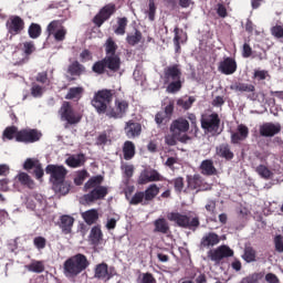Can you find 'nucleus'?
<instances>
[{
	"instance_id": "f257e3e1",
	"label": "nucleus",
	"mask_w": 283,
	"mask_h": 283,
	"mask_svg": "<svg viewBox=\"0 0 283 283\" xmlns=\"http://www.w3.org/2000/svg\"><path fill=\"white\" fill-rule=\"evenodd\" d=\"M161 80L164 81V84L167 85V93L177 94L181 91L184 85L181 66L179 64H174L165 67Z\"/></svg>"
},
{
	"instance_id": "f03ea898",
	"label": "nucleus",
	"mask_w": 283,
	"mask_h": 283,
	"mask_svg": "<svg viewBox=\"0 0 283 283\" xmlns=\"http://www.w3.org/2000/svg\"><path fill=\"white\" fill-rule=\"evenodd\" d=\"M45 172L51 176L50 181L53 184V190L56 193L65 196L71 189V185L65 181L67 170L63 166L49 165L45 168Z\"/></svg>"
},
{
	"instance_id": "7ed1b4c3",
	"label": "nucleus",
	"mask_w": 283,
	"mask_h": 283,
	"mask_svg": "<svg viewBox=\"0 0 283 283\" xmlns=\"http://www.w3.org/2000/svg\"><path fill=\"white\" fill-rule=\"evenodd\" d=\"M104 177L102 175L92 177L85 185L84 191L87 195L84 196L86 202H95L97 200H103L108 195V188L102 186Z\"/></svg>"
},
{
	"instance_id": "20e7f679",
	"label": "nucleus",
	"mask_w": 283,
	"mask_h": 283,
	"mask_svg": "<svg viewBox=\"0 0 283 283\" xmlns=\"http://www.w3.org/2000/svg\"><path fill=\"white\" fill-rule=\"evenodd\" d=\"M90 265L87 258L77 253L69 258L63 264V271L66 277H76L83 271H85Z\"/></svg>"
},
{
	"instance_id": "39448f33",
	"label": "nucleus",
	"mask_w": 283,
	"mask_h": 283,
	"mask_svg": "<svg viewBox=\"0 0 283 283\" xmlns=\"http://www.w3.org/2000/svg\"><path fill=\"white\" fill-rule=\"evenodd\" d=\"M115 94L116 92L114 90H101L94 94L91 104L97 114L107 115L109 105L112 104Z\"/></svg>"
},
{
	"instance_id": "423d86ee",
	"label": "nucleus",
	"mask_w": 283,
	"mask_h": 283,
	"mask_svg": "<svg viewBox=\"0 0 283 283\" xmlns=\"http://www.w3.org/2000/svg\"><path fill=\"white\" fill-rule=\"evenodd\" d=\"M200 122L206 133L212 136H219L222 133V130H220L221 119L217 113L202 114Z\"/></svg>"
},
{
	"instance_id": "0eeeda50",
	"label": "nucleus",
	"mask_w": 283,
	"mask_h": 283,
	"mask_svg": "<svg viewBox=\"0 0 283 283\" xmlns=\"http://www.w3.org/2000/svg\"><path fill=\"white\" fill-rule=\"evenodd\" d=\"M167 218L169 221L175 222L178 227L185 229L196 230L200 226L198 217L190 220V217L179 212H170L168 213Z\"/></svg>"
},
{
	"instance_id": "6e6552de",
	"label": "nucleus",
	"mask_w": 283,
	"mask_h": 283,
	"mask_svg": "<svg viewBox=\"0 0 283 283\" xmlns=\"http://www.w3.org/2000/svg\"><path fill=\"white\" fill-rule=\"evenodd\" d=\"M59 114L61 119L66 122L65 128H67V125H76L82 120V115L73 109L70 102H63Z\"/></svg>"
},
{
	"instance_id": "1a4fd4ad",
	"label": "nucleus",
	"mask_w": 283,
	"mask_h": 283,
	"mask_svg": "<svg viewBox=\"0 0 283 283\" xmlns=\"http://www.w3.org/2000/svg\"><path fill=\"white\" fill-rule=\"evenodd\" d=\"M42 138V133L38 129L24 128L19 130L17 142L23 144H34Z\"/></svg>"
},
{
	"instance_id": "9d476101",
	"label": "nucleus",
	"mask_w": 283,
	"mask_h": 283,
	"mask_svg": "<svg viewBox=\"0 0 283 283\" xmlns=\"http://www.w3.org/2000/svg\"><path fill=\"white\" fill-rule=\"evenodd\" d=\"M6 28L11 36H15L24 31L25 22L19 15H11L6 23Z\"/></svg>"
},
{
	"instance_id": "9b49d317",
	"label": "nucleus",
	"mask_w": 283,
	"mask_h": 283,
	"mask_svg": "<svg viewBox=\"0 0 283 283\" xmlns=\"http://www.w3.org/2000/svg\"><path fill=\"white\" fill-rule=\"evenodd\" d=\"M116 274V269L114 266L108 268L105 262L97 264L94 270V277L103 282L109 281Z\"/></svg>"
},
{
	"instance_id": "f8f14e48",
	"label": "nucleus",
	"mask_w": 283,
	"mask_h": 283,
	"mask_svg": "<svg viewBox=\"0 0 283 283\" xmlns=\"http://www.w3.org/2000/svg\"><path fill=\"white\" fill-rule=\"evenodd\" d=\"M128 108L129 103L127 101L116 99L115 106L108 108L106 116L114 119H120L127 114Z\"/></svg>"
},
{
	"instance_id": "ddd939ff",
	"label": "nucleus",
	"mask_w": 283,
	"mask_h": 283,
	"mask_svg": "<svg viewBox=\"0 0 283 283\" xmlns=\"http://www.w3.org/2000/svg\"><path fill=\"white\" fill-rule=\"evenodd\" d=\"M116 12V6L114 3L106 4L99 10V12L94 17L93 23L101 28L106 21L111 19Z\"/></svg>"
},
{
	"instance_id": "4468645a",
	"label": "nucleus",
	"mask_w": 283,
	"mask_h": 283,
	"mask_svg": "<svg viewBox=\"0 0 283 283\" xmlns=\"http://www.w3.org/2000/svg\"><path fill=\"white\" fill-rule=\"evenodd\" d=\"M49 36L54 35L56 42H63L66 39L67 31L61 25L60 21H52L46 29Z\"/></svg>"
},
{
	"instance_id": "2eb2a0df",
	"label": "nucleus",
	"mask_w": 283,
	"mask_h": 283,
	"mask_svg": "<svg viewBox=\"0 0 283 283\" xmlns=\"http://www.w3.org/2000/svg\"><path fill=\"white\" fill-rule=\"evenodd\" d=\"M233 250H231L229 247L221 245L218 249L210 250L208 252V258L211 261L219 263L222 259L233 256Z\"/></svg>"
},
{
	"instance_id": "dca6fc26",
	"label": "nucleus",
	"mask_w": 283,
	"mask_h": 283,
	"mask_svg": "<svg viewBox=\"0 0 283 283\" xmlns=\"http://www.w3.org/2000/svg\"><path fill=\"white\" fill-rule=\"evenodd\" d=\"M282 127L280 124L265 123L259 127V134L263 137H274L281 133Z\"/></svg>"
},
{
	"instance_id": "f3484780",
	"label": "nucleus",
	"mask_w": 283,
	"mask_h": 283,
	"mask_svg": "<svg viewBox=\"0 0 283 283\" xmlns=\"http://www.w3.org/2000/svg\"><path fill=\"white\" fill-rule=\"evenodd\" d=\"M187 189L188 190H205V179L200 175L187 176Z\"/></svg>"
},
{
	"instance_id": "a211bd4d",
	"label": "nucleus",
	"mask_w": 283,
	"mask_h": 283,
	"mask_svg": "<svg viewBox=\"0 0 283 283\" xmlns=\"http://www.w3.org/2000/svg\"><path fill=\"white\" fill-rule=\"evenodd\" d=\"M104 61L108 71L117 73L120 70L122 60L119 55H106Z\"/></svg>"
},
{
	"instance_id": "6ab92c4d",
	"label": "nucleus",
	"mask_w": 283,
	"mask_h": 283,
	"mask_svg": "<svg viewBox=\"0 0 283 283\" xmlns=\"http://www.w3.org/2000/svg\"><path fill=\"white\" fill-rule=\"evenodd\" d=\"M124 130L128 138H136L142 134V125L134 120H129L126 123Z\"/></svg>"
},
{
	"instance_id": "aec40b11",
	"label": "nucleus",
	"mask_w": 283,
	"mask_h": 283,
	"mask_svg": "<svg viewBox=\"0 0 283 283\" xmlns=\"http://www.w3.org/2000/svg\"><path fill=\"white\" fill-rule=\"evenodd\" d=\"M170 130L176 135H185L189 130V122L185 118H179L172 123Z\"/></svg>"
},
{
	"instance_id": "412c9836",
	"label": "nucleus",
	"mask_w": 283,
	"mask_h": 283,
	"mask_svg": "<svg viewBox=\"0 0 283 283\" xmlns=\"http://www.w3.org/2000/svg\"><path fill=\"white\" fill-rule=\"evenodd\" d=\"M238 65L237 62L227 57L223 62L220 63L219 71H221L226 75H232L237 72Z\"/></svg>"
},
{
	"instance_id": "4be33fe9",
	"label": "nucleus",
	"mask_w": 283,
	"mask_h": 283,
	"mask_svg": "<svg viewBox=\"0 0 283 283\" xmlns=\"http://www.w3.org/2000/svg\"><path fill=\"white\" fill-rule=\"evenodd\" d=\"M250 130L249 128L241 124L238 126V132L231 135V143L239 144L240 142L245 140L249 137Z\"/></svg>"
},
{
	"instance_id": "5701e85b",
	"label": "nucleus",
	"mask_w": 283,
	"mask_h": 283,
	"mask_svg": "<svg viewBox=\"0 0 283 283\" xmlns=\"http://www.w3.org/2000/svg\"><path fill=\"white\" fill-rule=\"evenodd\" d=\"M220 243V237L214 232H209L203 235L201 239V248H213Z\"/></svg>"
},
{
	"instance_id": "b1692460",
	"label": "nucleus",
	"mask_w": 283,
	"mask_h": 283,
	"mask_svg": "<svg viewBox=\"0 0 283 283\" xmlns=\"http://www.w3.org/2000/svg\"><path fill=\"white\" fill-rule=\"evenodd\" d=\"M74 221L75 219L67 214H64L60 218L59 227L64 234H70L72 232Z\"/></svg>"
},
{
	"instance_id": "393cba45",
	"label": "nucleus",
	"mask_w": 283,
	"mask_h": 283,
	"mask_svg": "<svg viewBox=\"0 0 283 283\" xmlns=\"http://www.w3.org/2000/svg\"><path fill=\"white\" fill-rule=\"evenodd\" d=\"M177 140H179L180 143L186 144L188 140H190V137L187 134L184 135H176V133H172V135H168L165 138V142L168 146H176L177 145Z\"/></svg>"
},
{
	"instance_id": "a878e982",
	"label": "nucleus",
	"mask_w": 283,
	"mask_h": 283,
	"mask_svg": "<svg viewBox=\"0 0 283 283\" xmlns=\"http://www.w3.org/2000/svg\"><path fill=\"white\" fill-rule=\"evenodd\" d=\"M123 155L125 160H132L136 155V146L133 142L127 140L123 145Z\"/></svg>"
},
{
	"instance_id": "bb28decb",
	"label": "nucleus",
	"mask_w": 283,
	"mask_h": 283,
	"mask_svg": "<svg viewBox=\"0 0 283 283\" xmlns=\"http://www.w3.org/2000/svg\"><path fill=\"white\" fill-rule=\"evenodd\" d=\"M86 163V157L84 154H78L77 156H71L66 159V165L71 168H78L84 166Z\"/></svg>"
},
{
	"instance_id": "cd10ccee",
	"label": "nucleus",
	"mask_w": 283,
	"mask_h": 283,
	"mask_svg": "<svg viewBox=\"0 0 283 283\" xmlns=\"http://www.w3.org/2000/svg\"><path fill=\"white\" fill-rule=\"evenodd\" d=\"M67 73L71 76H77L80 77L81 75L86 73V67L82 65L80 62L74 61L67 69Z\"/></svg>"
},
{
	"instance_id": "c85d7f7f",
	"label": "nucleus",
	"mask_w": 283,
	"mask_h": 283,
	"mask_svg": "<svg viewBox=\"0 0 283 283\" xmlns=\"http://www.w3.org/2000/svg\"><path fill=\"white\" fill-rule=\"evenodd\" d=\"M154 226H155V229H154L155 233L167 234L170 231L169 223L165 218L157 219L154 222Z\"/></svg>"
},
{
	"instance_id": "c756f323",
	"label": "nucleus",
	"mask_w": 283,
	"mask_h": 283,
	"mask_svg": "<svg viewBox=\"0 0 283 283\" xmlns=\"http://www.w3.org/2000/svg\"><path fill=\"white\" fill-rule=\"evenodd\" d=\"M159 192H160V188L156 184L150 185L144 191L145 203L148 205L150 201H153L159 195Z\"/></svg>"
},
{
	"instance_id": "7c9ffc66",
	"label": "nucleus",
	"mask_w": 283,
	"mask_h": 283,
	"mask_svg": "<svg viewBox=\"0 0 283 283\" xmlns=\"http://www.w3.org/2000/svg\"><path fill=\"white\" fill-rule=\"evenodd\" d=\"M217 155L227 160H232L234 158V154L231 151V147L228 144H222L217 147Z\"/></svg>"
},
{
	"instance_id": "2f4dec72",
	"label": "nucleus",
	"mask_w": 283,
	"mask_h": 283,
	"mask_svg": "<svg viewBox=\"0 0 283 283\" xmlns=\"http://www.w3.org/2000/svg\"><path fill=\"white\" fill-rule=\"evenodd\" d=\"M200 170L205 176H213L217 174V169L211 159L203 160L201 163Z\"/></svg>"
},
{
	"instance_id": "473e14b6",
	"label": "nucleus",
	"mask_w": 283,
	"mask_h": 283,
	"mask_svg": "<svg viewBox=\"0 0 283 283\" xmlns=\"http://www.w3.org/2000/svg\"><path fill=\"white\" fill-rule=\"evenodd\" d=\"M84 93L83 87H71L65 96V99L78 102Z\"/></svg>"
},
{
	"instance_id": "72a5a7b5",
	"label": "nucleus",
	"mask_w": 283,
	"mask_h": 283,
	"mask_svg": "<svg viewBox=\"0 0 283 283\" xmlns=\"http://www.w3.org/2000/svg\"><path fill=\"white\" fill-rule=\"evenodd\" d=\"M102 240H103V232L101 230V226H95L91 230L90 241L92 242V244L98 245Z\"/></svg>"
},
{
	"instance_id": "f704fd0d",
	"label": "nucleus",
	"mask_w": 283,
	"mask_h": 283,
	"mask_svg": "<svg viewBox=\"0 0 283 283\" xmlns=\"http://www.w3.org/2000/svg\"><path fill=\"white\" fill-rule=\"evenodd\" d=\"M15 179L22 185L28 187L29 189H34L35 187V182L33 181V179L25 172H20L18 174V176L15 177Z\"/></svg>"
},
{
	"instance_id": "c9c22d12",
	"label": "nucleus",
	"mask_w": 283,
	"mask_h": 283,
	"mask_svg": "<svg viewBox=\"0 0 283 283\" xmlns=\"http://www.w3.org/2000/svg\"><path fill=\"white\" fill-rule=\"evenodd\" d=\"M143 39H144L143 33L139 30L136 29L134 33L127 34L126 42L130 46H135V45L142 43Z\"/></svg>"
},
{
	"instance_id": "e433bc0d",
	"label": "nucleus",
	"mask_w": 283,
	"mask_h": 283,
	"mask_svg": "<svg viewBox=\"0 0 283 283\" xmlns=\"http://www.w3.org/2000/svg\"><path fill=\"white\" fill-rule=\"evenodd\" d=\"M82 217L88 226H92L98 220V212L97 210L92 209L82 213Z\"/></svg>"
},
{
	"instance_id": "4c0bfd02",
	"label": "nucleus",
	"mask_w": 283,
	"mask_h": 283,
	"mask_svg": "<svg viewBox=\"0 0 283 283\" xmlns=\"http://www.w3.org/2000/svg\"><path fill=\"white\" fill-rule=\"evenodd\" d=\"M20 130H18V127L15 126H9L3 130L2 134V139L3 142L6 140H12L13 138H15L17 142V135Z\"/></svg>"
},
{
	"instance_id": "58836bf2",
	"label": "nucleus",
	"mask_w": 283,
	"mask_h": 283,
	"mask_svg": "<svg viewBox=\"0 0 283 283\" xmlns=\"http://www.w3.org/2000/svg\"><path fill=\"white\" fill-rule=\"evenodd\" d=\"M28 34L30 39L36 40L41 36L42 34V28L38 23H31L29 29H28Z\"/></svg>"
},
{
	"instance_id": "ea45409f",
	"label": "nucleus",
	"mask_w": 283,
	"mask_h": 283,
	"mask_svg": "<svg viewBox=\"0 0 283 283\" xmlns=\"http://www.w3.org/2000/svg\"><path fill=\"white\" fill-rule=\"evenodd\" d=\"M104 46H105L106 56L118 55L116 54L118 50V45L115 43V41L112 38L107 39Z\"/></svg>"
},
{
	"instance_id": "a19ab883",
	"label": "nucleus",
	"mask_w": 283,
	"mask_h": 283,
	"mask_svg": "<svg viewBox=\"0 0 283 283\" xmlns=\"http://www.w3.org/2000/svg\"><path fill=\"white\" fill-rule=\"evenodd\" d=\"M107 65L105 59L97 61L93 64L92 71L97 75H103L107 72Z\"/></svg>"
},
{
	"instance_id": "79ce46f5",
	"label": "nucleus",
	"mask_w": 283,
	"mask_h": 283,
	"mask_svg": "<svg viewBox=\"0 0 283 283\" xmlns=\"http://www.w3.org/2000/svg\"><path fill=\"white\" fill-rule=\"evenodd\" d=\"M231 90H233L235 92L253 93V92H255V86L252 84L237 83L231 86Z\"/></svg>"
},
{
	"instance_id": "37998d69",
	"label": "nucleus",
	"mask_w": 283,
	"mask_h": 283,
	"mask_svg": "<svg viewBox=\"0 0 283 283\" xmlns=\"http://www.w3.org/2000/svg\"><path fill=\"white\" fill-rule=\"evenodd\" d=\"M127 24H128L127 18H118L117 28L114 30L115 34L124 35L126 33Z\"/></svg>"
},
{
	"instance_id": "c03bdc74",
	"label": "nucleus",
	"mask_w": 283,
	"mask_h": 283,
	"mask_svg": "<svg viewBox=\"0 0 283 283\" xmlns=\"http://www.w3.org/2000/svg\"><path fill=\"white\" fill-rule=\"evenodd\" d=\"M243 260L248 263L256 261V251L252 247H247L244 249V254L242 255Z\"/></svg>"
},
{
	"instance_id": "a18cd8bd",
	"label": "nucleus",
	"mask_w": 283,
	"mask_h": 283,
	"mask_svg": "<svg viewBox=\"0 0 283 283\" xmlns=\"http://www.w3.org/2000/svg\"><path fill=\"white\" fill-rule=\"evenodd\" d=\"M129 203L132 206L143 205L146 206L148 202H145V193L144 191H137L133 198L130 199Z\"/></svg>"
},
{
	"instance_id": "49530a36",
	"label": "nucleus",
	"mask_w": 283,
	"mask_h": 283,
	"mask_svg": "<svg viewBox=\"0 0 283 283\" xmlns=\"http://www.w3.org/2000/svg\"><path fill=\"white\" fill-rule=\"evenodd\" d=\"M35 51L34 43L32 41L24 42L22 46V52L24 54V60L28 62L30 59V55Z\"/></svg>"
},
{
	"instance_id": "de8ad7c7",
	"label": "nucleus",
	"mask_w": 283,
	"mask_h": 283,
	"mask_svg": "<svg viewBox=\"0 0 283 283\" xmlns=\"http://www.w3.org/2000/svg\"><path fill=\"white\" fill-rule=\"evenodd\" d=\"M27 269L30 272H34V273H42L45 270L42 261H34L31 264L27 265Z\"/></svg>"
},
{
	"instance_id": "09e8293b",
	"label": "nucleus",
	"mask_w": 283,
	"mask_h": 283,
	"mask_svg": "<svg viewBox=\"0 0 283 283\" xmlns=\"http://www.w3.org/2000/svg\"><path fill=\"white\" fill-rule=\"evenodd\" d=\"M195 102H196V98L190 96L188 99H184V98L178 99L177 105L179 107H182L185 111H188L191 108Z\"/></svg>"
},
{
	"instance_id": "8fccbe9b",
	"label": "nucleus",
	"mask_w": 283,
	"mask_h": 283,
	"mask_svg": "<svg viewBox=\"0 0 283 283\" xmlns=\"http://www.w3.org/2000/svg\"><path fill=\"white\" fill-rule=\"evenodd\" d=\"M170 184H174L175 190L177 193H181L184 191L185 188V179L182 177H178L171 181H169Z\"/></svg>"
},
{
	"instance_id": "3c124183",
	"label": "nucleus",
	"mask_w": 283,
	"mask_h": 283,
	"mask_svg": "<svg viewBox=\"0 0 283 283\" xmlns=\"http://www.w3.org/2000/svg\"><path fill=\"white\" fill-rule=\"evenodd\" d=\"M46 243H48V240H46L44 237L39 235V237H35V238L33 239V245H34L39 251L45 249Z\"/></svg>"
},
{
	"instance_id": "603ef678",
	"label": "nucleus",
	"mask_w": 283,
	"mask_h": 283,
	"mask_svg": "<svg viewBox=\"0 0 283 283\" xmlns=\"http://www.w3.org/2000/svg\"><path fill=\"white\" fill-rule=\"evenodd\" d=\"M256 174H259V176H261L263 179H270L272 176L271 170L264 165H260L256 168Z\"/></svg>"
},
{
	"instance_id": "864d4df0",
	"label": "nucleus",
	"mask_w": 283,
	"mask_h": 283,
	"mask_svg": "<svg viewBox=\"0 0 283 283\" xmlns=\"http://www.w3.org/2000/svg\"><path fill=\"white\" fill-rule=\"evenodd\" d=\"M270 34L274 36V39L281 40L283 39V25H274L272 29H270Z\"/></svg>"
},
{
	"instance_id": "5fc2aeb1",
	"label": "nucleus",
	"mask_w": 283,
	"mask_h": 283,
	"mask_svg": "<svg viewBox=\"0 0 283 283\" xmlns=\"http://www.w3.org/2000/svg\"><path fill=\"white\" fill-rule=\"evenodd\" d=\"M44 93V88L40 85H38L36 83H33L32 84V87H31V95L34 97V98H40L42 97Z\"/></svg>"
},
{
	"instance_id": "6e6d98bb",
	"label": "nucleus",
	"mask_w": 283,
	"mask_h": 283,
	"mask_svg": "<svg viewBox=\"0 0 283 283\" xmlns=\"http://www.w3.org/2000/svg\"><path fill=\"white\" fill-rule=\"evenodd\" d=\"M156 4L154 0H149V10L146 12L148 14L149 21L154 22L156 18Z\"/></svg>"
},
{
	"instance_id": "4d7b16f0",
	"label": "nucleus",
	"mask_w": 283,
	"mask_h": 283,
	"mask_svg": "<svg viewBox=\"0 0 283 283\" xmlns=\"http://www.w3.org/2000/svg\"><path fill=\"white\" fill-rule=\"evenodd\" d=\"M150 182L163 181L164 177L155 169L147 171Z\"/></svg>"
},
{
	"instance_id": "13d9d810",
	"label": "nucleus",
	"mask_w": 283,
	"mask_h": 283,
	"mask_svg": "<svg viewBox=\"0 0 283 283\" xmlns=\"http://www.w3.org/2000/svg\"><path fill=\"white\" fill-rule=\"evenodd\" d=\"M268 76H270L268 71L256 70L254 72L253 78L261 82V81H265Z\"/></svg>"
},
{
	"instance_id": "bf43d9fd",
	"label": "nucleus",
	"mask_w": 283,
	"mask_h": 283,
	"mask_svg": "<svg viewBox=\"0 0 283 283\" xmlns=\"http://www.w3.org/2000/svg\"><path fill=\"white\" fill-rule=\"evenodd\" d=\"M88 172L86 170H82L78 172V175L75 177L74 182L76 186L83 185L84 180L88 177Z\"/></svg>"
},
{
	"instance_id": "052dcab7",
	"label": "nucleus",
	"mask_w": 283,
	"mask_h": 283,
	"mask_svg": "<svg viewBox=\"0 0 283 283\" xmlns=\"http://www.w3.org/2000/svg\"><path fill=\"white\" fill-rule=\"evenodd\" d=\"M274 249L276 252H283V237L281 234L274 237Z\"/></svg>"
},
{
	"instance_id": "680f3d73",
	"label": "nucleus",
	"mask_w": 283,
	"mask_h": 283,
	"mask_svg": "<svg viewBox=\"0 0 283 283\" xmlns=\"http://www.w3.org/2000/svg\"><path fill=\"white\" fill-rule=\"evenodd\" d=\"M33 174L38 180L42 179V177L44 176L42 164L39 160H36V166L34 167Z\"/></svg>"
},
{
	"instance_id": "e2e57ef3",
	"label": "nucleus",
	"mask_w": 283,
	"mask_h": 283,
	"mask_svg": "<svg viewBox=\"0 0 283 283\" xmlns=\"http://www.w3.org/2000/svg\"><path fill=\"white\" fill-rule=\"evenodd\" d=\"M174 32H175L174 43H175V46H176V52L179 53L180 50H181V46H180L181 38L179 35V28L177 27Z\"/></svg>"
},
{
	"instance_id": "0e129e2a",
	"label": "nucleus",
	"mask_w": 283,
	"mask_h": 283,
	"mask_svg": "<svg viewBox=\"0 0 283 283\" xmlns=\"http://www.w3.org/2000/svg\"><path fill=\"white\" fill-rule=\"evenodd\" d=\"M80 59L82 63L88 62L93 60V54L90 50H84L81 54H80Z\"/></svg>"
},
{
	"instance_id": "69168bd1",
	"label": "nucleus",
	"mask_w": 283,
	"mask_h": 283,
	"mask_svg": "<svg viewBox=\"0 0 283 283\" xmlns=\"http://www.w3.org/2000/svg\"><path fill=\"white\" fill-rule=\"evenodd\" d=\"M142 276L143 277H142L140 283H156L157 282L156 279L154 277V275L149 272L143 273Z\"/></svg>"
},
{
	"instance_id": "338daca9",
	"label": "nucleus",
	"mask_w": 283,
	"mask_h": 283,
	"mask_svg": "<svg viewBox=\"0 0 283 283\" xmlns=\"http://www.w3.org/2000/svg\"><path fill=\"white\" fill-rule=\"evenodd\" d=\"M124 170L125 176L129 179L134 175V166L133 165H125L122 167Z\"/></svg>"
},
{
	"instance_id": "774afa93",
	"label": "nucleus",
	"mask_w": 283,
	"mask_h": 283,
	"mask_svg": "<svg viewBox=\"0 0 283 283\" xmlns=\"http://www.w3.org/2000/svg\"><path fill=\"white\" fill-rule=\"evenodd\" d=\"M35 80L41 84H48L50 82L46 72L39 73Z\"/></svg>"
}]
</instances>
